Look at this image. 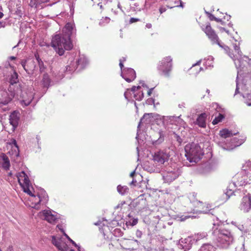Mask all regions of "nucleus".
<instances>
[{
  "label": "nucleus",
  "mask_w": 251,
  "mask_h": 251,
  "mask_svg": "<svg viewBox=\"0 0 251 251\" xmlns=\"http://www.w3.org/2000/svg\"><path fill=\"white\" fill-rule=\"evenodd\" d=\"M74 26L71 23H67L63 28L61 34H56L51 40V46L59 55H62L64 50H71L73 47L71 36L73 33Z\"/></svg>",
  "instance_id": "obj_1"
},
{
  "label": "nucleus",
  "mask_w": 251,
  "mask_h": 251,
  "mask_svg": "<svg viewBox=\"0 0 251 251\" xmlns=\"http://www.w3.org/2000/svg\"><path fill=\"white\" fill-rule=\"evenodd\" d=\"M212 240L218 247L227 249L233 244L234 238L231 231L221 226L214 224L212 228Z\"/></svg>",
  "instance_id": "obj_2"
},
{
  "label": "nucleus",
  "mask_w": 251,
  "mask_h": 251,
  "mask_svg": "<svg viewBox=\"0 0 251 251\" xmlns=\"http://www.w3.org/2000/svg\"><path fill=\"white\" fill-rule=\"evenodd\" d=\"M181 168L175 162H172L166 166L162 172L163 179L166 183H171L176 179L181 174Z\"/></svg>",
  "instance_id": "obj_3"
},
{
  "label": "nucleus",
  "mask_w": 251,
  "mask_h": 251,
  "mask_svg": "<svg viewBox=\"0 0 251 251\" xmlns=\"http://www.w3.org/2000/svg\"><path fill=\"white\" fill-rule=\"evenodd\" d=\"M185 156L190 162H198L203 155L201 148L198 144L192 143L185 147Z\"/></svg>",
  "instance_id": "obj_4"
},
{
  "label": "nucleus",
  "mask_w": 251,
  "mask_h": 251,
  "mask_svg": "<svg viewBox=\"0 0 251 251\" xmlns=\"http://www.w3.org/2000/svg\"><path fill=\"white\" fill-rule=\"evenodd\" d=\"M202 30L205 33L206 35L208 36V38L211 40L213 44H216L218 45L220 47L224 49V50L228 53V55L235 61V64L236 67H238L237 63H240L239 59L238 57H237V62H236L235 56L233 55V54L231 53L230 52H228V50H229V48L226 46H225L224 47L221 45L219 41L218 36L216 34L215 31L211 27L210 24H208L207 25H206V26L204 28H202Z\"/></svg>",
  "instance_id": "obj_5"
},
{
  "label": "nucleus",
  "mask_w": 251,
  "mask_h": 251,
  "mask_svg": "<svg viewBox=\"0 0 251 251\" xmlns=\"http://www.w3.org/2000/svg\"><path fill=\"white\" fill-rule=\"evenodd\" d=\"M172 69V58L171 56L164 58L157 66V70L160 75L169 77L170 73Z\"/></svg>",
  "instance_id": "obj_6"
},
{
  "label": "nucleus",
  "mask_w": 251,
  "mask_h": 251,
  "mask_svg": "<svg viewBox=\"0 0 251 251\" xmlns=\"http://www.w3.org/2000/svg\"><path fill=\"white\" fill-rule=\"evenodd\" d=\"M162 120L164 126L168 130L175 128V126L182 125L184 122L180 116H163Z\"/></svg>",
  "instance_id": "obj_7"
},
{
  "label": "nucleus",
  "mask_w": 251,
  "mask_h": 251,
  "mask_svg": "<svg viewBox=\"0 0 251 251\" xmlns=\"http://www.w3.org/2000/svg\"><path fill=\"white\" fill-rule=\"evenodd\" d=\"M87 64V59L83 55L80 56L77 60L71 63L66 67V71L72 72L75 71L77 69L80 71L83 69Z\"/></svg>",
  "instance_id": "obj_8"
},
{
  "label": "nucleus",
  "mask_w": 251,
  "mask_h": 251,
  "mask_svg": "<svg viewBox=\"0 0 251 251\" xmlns=\"http://www.w3.org/2000/svg\"><path fill=\"white\" fill-rule=\"evenodd\" d=\"M51 243L60 251H75L69 250V248L65 241V239L59 235L51 236Z\"/></svg>",
  "instance_id": "obj_9"
},
{
  "label": "nucleus",
  "mask_w": 251,
  "mask_h": 251,
  "mask_svg": "<svg viewBox=\"0 0 251 251\" xmlns=\"http://www.w3.org/2000/svg\"><path fill=\"white\" fill-rule=\"evenodd\" d=\"M171 156V151L169 149L160 151L156 152L153 156V160L158 164H163L168 161Z\"/></svg>",
  "instance_id": "obj_10"
},
{
  "label": "nucleus",
  "mask_w": 251,
  "mask_h": 251,
  "mask_svg": "<svg viewBox=\"0 0 251 251\" xmlns=\"http://www.w3.org/2000/svg\"><path fill=\"white\" fill-rule=\"evenodd\" d=\"M21 64L28 75H33L36 71V60L33 59H27L25 60H22Z\"/></svg>",
  "instance_id": "obj_11"
},
{
  "label": "nucleus",
  "mask_w": 251,
  "mask_h": 251,
  "mask_svg": "<svg viewBox=\"0 0 251 251\" xmlns=\"http://www.w3.org/2000/svg\"><path fill=\"white\" fill-rule=\"evenodd\" d=\"M22 94L23 100L21 101V104L25 106L29 105L34 98L35 93L34 92V89L32 87H30L28 89L27 92H24L22 89L20 90Z\"/></svg>",
  "instance_id": "obj_12"
},
{
  "label": "nucleus",
  "mask_w": 251,
  "mask_h": 251,
  "mask_svg": "<svg viewBox=\"0 0 251 251\" xmlns=\"http://www.w3.org/2000/svg\"><path fill=\"white\" fill-rule=\"evenodd\" d=\"M15 91H9L5 89H0V104L6 105L9 102L15 95Z\"/></svg>",
  "instance_id": "obj_13"
},
{
  "label": "nucleus",
  "mask_w": 251,
  "mask_h": 251,
  "mask_svg": "<svg viewBox=\"0 0 251 251\" xmlns=\"http://www.w3.org/2000/svg\"><path fill=\"white\" fill-rule=\"evenodd\" d=\"M41 195L42 196L39 194L37 195V196H36L32 193L29 195L31 196L29 199V201L31 202V203L30 204V207L36 209H39L40 208V204L42 201V198H45L46 195V192L42 191Z\"/></svg>",
  "instance_id": "obj_14"
},
{
  "label": "nucleus",
  "mask_w": 251,
  "mask_h": 251,
  "mask_svg": "<svg viewBox=\"0 0 251 251\" xmlns=\"http://www.w3.org/2000/svg\"><path fill=\"white\" fill-rule=\"evenodd\" d=\"M195 242V239L193 237H188L184 239L180 240L178 247L179 249L183 250L184 251L189 250Z\"/></svg>",
  "instance_id": "obj_15"
},
{
  "label": "nucleus",
  "mask_w": 251,
  "mask_h": 251,
  "mask_svg": "<svg viewBox=\"0 0 251 251\" xmlns=\"http://www.w3.org/2000/svg\"><path fill=\"white\" fill-rule=\"evenodd\" d=\"M40 216L50 223H53L57 219V216L55 212L50 210H44L39 213Z\"/></svg>",
  "instance_id": "obj_16"
},
{
  "label": "nucleus",
  "mask_w": 251,
  "mask_h": 251,
  "mask_svg": "<svg viewBox=\"0 0 251 251\" xmlns=\"http://www.w3.org/2000/svg\"><path fill=\"white\" fill-rule=\"evenodd\" d=\"M239 209L245 213L248 212L251 209V195L250 194H248L243 198Z\"/></svg>",
  "instance_id": "obj_17"
},
{
  "label": "nucleus",
  "mask_w": 251,
  "mask_h": 251,
  "mask_svg": "<svg viewBox=\"0 0 251 251\" xmlns=\"http://www.w3.org/2000/svg\"><path fill=\"white\" fill-rule=\"evenodd\" d=\"M121 76L127 82H130L136 77L135 71L130 68H125L122 72Z\"/></svg>",
  "instance_id": "obj_18"
},
{
  "label": "nucleus",
  "mask_w": 251,
  "mask_h": 251,
  "mask_svg": "<svg viewBox=\"0 0 251 251\" xmlns=\"http://www.w3.org/2000/svg\"><path fill=\"white\" fill-rule=\"evenodd\" d=\"M155 114L154 113H145L143 117L141 119L140 122L138 124L137 127V132L136 138H137L138 136L139 131L140 130V128L142 126H143L144 124L148 125L152 121V119L155 117Z\"/></svg>",
  "instance_id": "obj_19"
},
{
  "label": "nucleus",
  "mask_w": 251,
  "mask_h": 251,
  "mask_svg": "<svg viewBox=\"0 0 251 251\" xmlns=\"http://www.w3.org/2000/svg\"><path fill=\"white\" fill-rule=\"evenodd\" d=\"M207 116V115L205 113L200 114L196 121L194 122V124L198 125L199 127L205 128L206 126V120Z\"/></svg>",
  "instance_id": "obj_20"
},
{
  "label": "nucleus",
  "mask_w": 251,
  "mask_h": 251,
  "mask_svg": "<svg viewBox=\"0 0 251 251\" xmlns=\"http://www.w3.org/2000/svg\"><path fill=\"white\" fill-rule=\"evenodd\" d=\"M0 166L6 170L9 169V160L8 157L4 153L0 155Z\"/></svg>",
  "instance_id": "obj_21"
},
{
  "label": "nucleus",
  "mask_w": 251,
  "mask_h": 251,
  "mask_svg": "<svg viewBox=\"0 0 251 251\" xmlns=\"http://www.w3.org/2000/svg\"><path fill=\"white\" fill-rule=\"evenodd\" d=\"M235 178H238V184L239 186H243L249 184L250 185V188H251V176L248 177V176H244V177H241L239 178V175H237L235 176Z\"/></svg>",
  "instance_id": "obj_22"
},
{
  "label": "nucleus",
  "mask_w": 251,
  "mask_h": 251,
  "mask_svg": "<svg viewBox=\"0 0 251 251\" xmlns=\"http://www.w3.org/2000/svg\"><path fill=\"white\" fill-rule=\"evenodd\" d=\"M20 185L23 188L25 192L27 193L29 195L31 194V192L29 189V187L30 185V181L27 176H26L24 178L23 180L21 182V183H20Z\"/></svg>",
  "instance_id": "obj_23"
},
{
  "label": "nucleus",
  "mask_w": 251,
  "mask_h": 251,
  "mask_svg": "<svg viewBox=\"0 0 251 251\" xmlns=\"http://www.w3.org/2000/svg\"><path fill=\"white\" fill-rule=\"evenodd\" d=\"M19 117L18 113L16 112H13L10 115L9 123L13 126V129H15L18 125Z\"/></svg>",
  "instance_id": "obj_24"
},
{
  "label": "nucleus",
  "mask_w": 251,
  "mask_h": 251,
  "mask_svg": "<svg viewBox=\"0 0 251 251\" xmlns=\"http://www.w3.org/2000/svg\"><path fill=\"white\" fill-rule=\"evenodd\" d=\"M197 203L199 205L198 207L201 208V213H209L210 211L212 210V206L209 204H204V203L200 201L197 202Z\"/></svg>",
  "instance_id": "obj_25"
},
{
  "label": "nucleus",
  "mask_w": 251,
  "mask_h": 251,
  "mask_svg": "<svg viewBox=\"0 0 251 251\" xmlns=\"http://www.w3.org/2000/svg\"><path fill=\"white\" fill-rule=\"evenodd\" d=\"M237 186H239L238 184V181L230 183L228 187L226 189V192L225 193L228 198H229L230 196H231L234 193V190H235V188Z\"/></svg>",
  "instance_id": "obj_26"
},
{
  "label": "nucleus",
  "mask_w": 251,
  "mask_h": 251,
  "mask_svg": "<svg viewBox=\"0 0 251 251\" xmlns=\"http://www.w3.org/2000/svg\"><path fill=\"white\" fill-rule=\"evenodd\" d=\"M216 248L211 244L207 243L203 244L199 251H215Z\"/></svg>",
  "instance_id": "obj_27"
},
{
  "label": "nucleus",
  "mask_w": 251,
  "mask_h": 251,
  "mask_svg": "<svg viewBox=\"0 0 251 251\" xmlns=\"http://www.w3.org/2000/svg\"><path fill=\"white\" fill-rule=\"evenodd\" d=\"M42 85L45 88H48L50 83V79L49 75L47 74H45L43 75V77L41 81Z\"/></svg>",
  "instance_id": "obj_28"
},
{
  "label": "nucleus",
  "mask_w": 251,
  "mask_h": 251,
  "mask_svg": "<svg viewBox=\"0 0 251 251\" xmlns=\"http://www.w3.org/2000/svg\"><path fill=\"white\" fill-rule=\"evenodd\" d=\"M159 134V138L157 140H154L152 141V144L154 146H157L161 144L164 140V134L163 133V132L161 131H160L158 132Z\"/></svg>",
  "instance_id": "obj_29"
},
{
  "label": "nucleus",
  "mask_w": 251,
  "mask_h": 251,
  "mask_svg": "<svg viewBox=\"0 0 251 251\" xmlns=\"http://www.w3.org/2000/svg\"><path fill=\"white\" fill-rule=\"evenodd\" d=\"M117 191L121 195H126L128 193L129 189L126 186L119 185L117 186Z\"/></svg>",
  "instance_id": "obj_30"
},
{
  "label": "nucleus",
  "mask_w": 251,
  "mask_h": 251,
  "mask_svg": "<svg viewBox=\"0 0 251 251\" xmlns=\"http://www.w3.org/2000/svg\"><path fill=\"white\" fill-rule=\"evenodd\" d=\"M19 81L18 75L14 71L12 74H11L9 78V83L11 85H14L16 84Z\"/></svg>",
  "instance_id": "obj_31"
},
{
  "label": "nucleus",
  "mask_w": 251,
  "mask_h": 251,
  "mask_svg": "<svg viewBox=\"0 0 251 251\" xmlns=\"http://www.w3.org/2000/svg\"><path fill=\"white\" fill-rule=\"evenodd\" d=\"M220 135L222 137L226 138L232 136L233 134L228 129H224L220 131Z\"/></svg>",
  "instance_id": "obj_32"
},
{
  "label": "nucleus",
  "mask_w": 251,
  "mask_h": 251,
  "mask_svg": "<svg viewBox=\"0 0 251 251\" xmlns=\"http://www.w3.org/2000/svg\"><path fill=\"white\" fill-rule=\"evenodd\" d=\"M29 5L31 7H36L38 5L42 3L47 2L48 0H29Z\"/></svg>",
  "instance_id": "obj_33"
},
{
  "label": "nucleus",
  "mask_w": 251,
  "mask_h": 251,
  "mask_svg": "<svg viewBox=\"0 0 251 251\" xmlns=\"http://www.w3.org/2000/svg\"><path fill=\"white\" fill-rule=\"evenodd\" d=\"M35 56L36 58V63H37L38 64V65L40 68V71L41 72H42L43 71H44V70L45 69V67L44 65L43 62L39 58V56L38 55L36 54Z\"/></svg>",
  "instance_id": "obj_34"
},
{
  "label": "nucleus",
  "mask_w": 251,
  "mask_h": 251,
  "mask_svg": "<svg viewBox=\"0 0 251 251\" xmlns=\"http://www.w3.org/2000/svg\"><path fill=\"white\" fill-rule=\"evenodd\" d=\"M110 21V19L107 17L102 18L99 22V25L102 26H105L108 24Z\"/></svg>",
  "instance_id": "obj_35"
},
{
  "label": "nucleus",
  "mask_w": 251,
  "mask_h": 251,
  "mask_svg": "<svg viewBox=\"0 0 251 251\" xmlns=\"http://www.w3.org/2000/svg\"><path fill=\"white\" fill-rule=\"evenodd\" d=\"M224 118V116L222 114L219 113V116L216 117L212 121L213 125H215L221 122L222 120Z\"/></svg>",
  "instance_id": "obj_36"
},
{
  "label": "nucleus",
  "mask_w": 251,
  "mask_h": 251,
  "mask_svg": "<svg viewBox=\"0 0 251 251\" xmlns=\"http://www.w3.org/2000/svg\"><path fill=\"white\" fill-rule=\"evenodd\" d=\"M27 175L23 171L19 173L17 176L18 182L21 183V182L23 180L24 178Z\"/></svg>",
  "instance_id": "obj_37"
},
{
  "label": "nucleus",
  "mask_w": 251,
  "mask_h": 251,
  "mask_svg": "<svg viewBox=\"0 0 251 251\" xmlns=\"http://www.w3.org/2000/svg\"><path fill=\"white\" fill-rule=\"evenodd\" d=\"M243 97L247 99L245 103L248 106H251V93H247L246 96L243 95Z\"/></svg>",
  "instance_id": "obj_38"
},
{
  "label": "nucleus",
  "mask_w": 251,
  "mask_h": 251,
  "mask_svg": "<svg viewBox=\"0 0 251 251\" xmlns=\"http://www.w3.org/2000/svg\"><path fill=\"white\" fill-rule=\"evenodd\" d=\"M144 97V93L143 92H140L138 93H135L134 94V98L137 100L140 101Z\"/></svg>",
  "instance_id": "obj_39"
},
{
  "label": "nucleus",
  "mask_w": 251,
  "mask_h": 251,
  "mask_svg": "<svg viewBox=\"0 0 251 251\" xmlns=\"http://www.w3.org/2000/svg\"><path fill=\"white\" fill-rule=\"evenodd\" d=\"M233 47L235 51L237 53L238 57L239 58H241V57L242 56V52L240 50L239 46L235 44Z\"/></svg>",
  "instance_id": "obj_40"
},
{
  "label": "nucleus",
  "mask_w": 251,
  "mask_h": 251,
  "mask_svg": "<svg viewBox=\"0 0 251 251\" xmlns=\"http://www.w3.org/2000/svg\"><path fill=\"white\" fill-rule=\"evenodd\" d=\"M64 235L68 239V240L73 244L74 246H75L77 248V249L79 251H81L80 250V247L77 245L73 240H72L65 233H64Z\"/></svg>",
  "instance_id": "obj_41"
},
{
  "label": "nucleus",
  "mask_w": 251,
  "mask_h": 251,
  "mask_svg": "<svg viewBox=\"0 0 251 251\" xmlns=\"http://www.w3.org/2000/svg\"><path fill=\"white\" fill-rule=\"evenodd\" d=\"M200 62H201V61H199L197 63H196L195 64L193 65V68H198V71H197L196 72V74H198L201 71V70H202L201 67H199V64L200 63Z\"/></svg>",
  "instance_id": "obj_42"
},
{
  "label": "nucleus",
  "mask_w": 251,
  "mask_h": 251,
  "mask_svg": "<svg viewBox=\"0 0 251 251\" xmlns=\"http://www.w3.org/2000/svg\"><path fill=\"white\" fill-rule=\"evenodd\" d=\"M206 236V235L205 234H198L197 237H196V238H194L195 239V241H197L198 240H200V239H202L203 238H204V237Z\"/></svg>",
  "instance_id": "obj_43"
},
{
  "label": "nucleus",
  "mask_w": 251,
  "mask_h": 251,
  "mask_svg": "<svg viewBox=\"0 0 251 251\" xmlns=\"http://www.w3.org/2000/svg\"><path fill=\"white\" fill-rule=\"evenodd\" d=\"M140 88H141V86H133V87L131 88V90H130V91H131V92H132V93H133V95H134V94H135V92H136L137 90H139V89H140Z\"/></svg>",
  "instance_id": "obj_44"
},
{
  "label": "nucleus",
  "mask_w": 251,
  "mask_h": 251,
  "mask_svg": "<svg viewBox=\"0 0 251 251\" xmlns=\"http://www.w3.org/2000/svg\"><path fill=\"white\" fill-rule=\"evenodd\" d=\"M205 13L206 14L207 16L209 18V20L211 21H214L215 19V17L212 15V14L208 12H207L205 11Z\"/></svg>",
  "instance_id": "obj_45"
},
{
  "label": "nucleus",
  "mask_w": 251,
  "mask_h": 251,
  "mask_svg": "<svg viewBox=\"0 0 251 251\" xmlns=\"http://www.w3.org/2000/svg\"><path fill=\"white\" fill-rule=\"evenodd\" d=\"M246 167H248L249 169L251 170V161H247L243 167L246 168Z\"/></svg>",
  "instance_id": "obj_46"
},
{
  "label": "nucleus",
  "mask_w": 251,
  "mask_h": 251,
  "mask_svg": "<svg viewBox=\"0 0 251 251\" xmlns=\"http://www.w3.org/2000/svg\"><path fill=\"white\" fill-rule=\"evenodd\" d=\"M240 88V84L238 82L237 80H236V90H235V94L234 95L237 94L238 93H239V89Z\"/></svg>",
  "instance_id": "obj_47"
},
{
  "label": "nucleus",
  "mask_w": 251,
  "mask_h": 251,
  "mask_svg": "<svg viewBox=\"0 0 251 251\" xmlns=\"http://www.w3.org/2000/svg\"><path fill=\"white\" fill-rule=\"evenodd\" d=\"M130 94V91L129 89H127L124 93L125 97L126 99H128V96Z\"/></svg>",
  "instance_id": "obj_48"
},
{
  "label": "nucleus",
  "mask_w": 251,
  "mask_h": 251,
  "mask_svg": "<svg viewBox=\"0 0 251 251\" xmlns=\"http://www.w3.org/2000/svg\"><path fill=\"white\" fill-rule=\"evenodd\" d=\"M140 20L139 19H137V18H131L130 19V20H129V23L130 24H132V23H135V22H138Z\"/></svg>",
  "instance_id": "obj_49"
},
{
  "label": "nucleus",
  "mask_w": 251,
  "mask_h": 251,
  "mask_svg": "<svg viewBox=\"0 0 251 251\" xmlns=\"http://www.w3.org/2000/svg\"><path fill=\"white\" fill-rule=\"evenodd\" d=\"M175 138H176L177 141L179 143H181V142H182V139L177 134H175Z\"/></svg>",
  "instance_id": "obj_50"
},
{
  "label": "nucleus",
  "mask_w": 251,
  "mask_h": 251,
  "mask_svg": "<svg viewBox=\"0 0 251 251\" xmlns=\"http://www.w3.org/2000/svg\"><path fill=\"white\" fill-rule=\"evenodd\" d=\"M114 234H118V235H119V236L122 235V233H121V230L120 229H118V228L115 229L114 230Z\"/></svg>",
  "instance_id": "obj_51"
},
{
  "label": "nucleus",
  "mask_w": 251,
  "mask_h": 251,
  "mask_svg": "<svg viewBox=\"0 0 251 251\" xmlns=\"http://www.w3.org/2000/svg\"><path fill=\"white\" fill-rule=\"evenodd\" d=\"M137 183V181H136L135 179H134V178H133V179H132V181H131V182H130V183H129V185H130V186H136V185Z\"/></svg>",
  "instance_id": "obj_52"
},
{
  "label": "nucleus",
  "mask_w": 251,
  "mask_h": 251,
  "mask_svg": "<svg viewBox=\"0 0 251 251\" xmlns=\"http://www.w3.org/2000/svg\"><path fill=\"white\" fill-rule=\"evenodd\" d=\"M10 144H13L16 147L18 148V145L17 144V142L15 139H12L11 140Z\"/></svg>",
  "instance_id": "obj_53"
},
{
  "label": "nucleus",
  "mask_w": 251,
  "mask_h": 251,
  "mask_svg": "<svg viewBox=\"0 0 251 251\" xmlns=\"http://www.w3.org/2000/svg\"><path fill=\"white\" fill-rule=\"evenodd\" d=\"M159 10L160 14H162L166 11V8L162 6L160 7Z\"/></svg>",
  "instance_id": "obj_54"
},
{
  "label": "nucleus",
  "mask_w": 251,
  "mask_h": 251,
  "mask_svg": "<svg viewBox=\"0 0 251 251\" xmlns=\"http://www.w3.org/2000/svg\"><path fill=\"white\" fill-rule=\"evenodd\" d=\"M119 66H120V67L121 68V71L122 72L124 69H123L124 65H123V63L122 62V59L120 60Z\"/></svg>",
  "instance_id": "obj_55"
},
{
  "label": "nucleus",
  "mask_w": 251,
  "mask_h": 251,
  "mask_svg": "<svg viewBox=\"0 0 251 251\" xmlns=\"http://www.w3.org/2000/svg\"><path fill=\"white\" fill-rule=\"evenodd\" d=\"M6 25V23L3 21H0V28L1 27H4Z\"/></svg>",
  "instance_id": "obj_56"
},
{
  "label": "nucleus",
  "mask_w": 251,
  "mask_h": 251,
  "mask_svg": "<svg viewBox=\"0 0 251 251\" xmlns=\"http://www.w3.org/2000/svg\"><path fill=\"white\" fill-rule=\"evenodd\" d=\"M138 220L137 219H134L131 224L132 226H135L137 224Z\"/></svg>",
  "instance_id": "obj_57"
},
{
  "label": "nucleus",
  "mask_w": 251,
  "mask_h": 251,
  "mask_svg": "<svg viewBox=\"0 0 251 251\" xmlns=\"http://www.w3.org/2000/svg\"><path fill=\"white\" fill-rule=\"evenodd\" d=\"M153 88H151L149 90L148 92V95L150 96L152 93V90H153Z\"/></svg>",
  "instance_id": "obj_58"
},
{
  "label": "nucleus",
  "mask_w": 251,
  "mask_h": 251,
  "mask_svg": "<svg viewBox=\"0 0 251 251\" xmlns=\"http://www.w3.org/2000/svg\"><path fill=\"white\" fill-rule=\"evenodd\" d=\"M7 251H13V248L12 246H9L7 249Z\"/></svg>",
  "instance_id": "obj_59"
},
{
  "label": "nucleus",
  "mask_w": 251,
  "mask_h": 251,
  "mask_svg": "<svg viewBox=\"0 0 251 251\" xmlns=\"http://www.w3.org/2000/svg\"><path fill=\"white\" fill-rule=\"evenodd\" d=\"M136 235L137 237H141L142 235V232L140 231H137L136 232Z\"/></svg>",
  "instance_id": "obj_60"
},
{
  "label": "nucleus",
  "mask_w": 251,
  "mask_h": 251,
  "mask_svg": "<svg viewBox=\"0 0 251 251\" xmlns=\"http://www.w3.org/2000/svg\"><path fill=\"white\" fill-rule=\"evenodd\" d=\"M135 174V171L134 170V171H133L132 172H131L130 174V176L133 178V176H134Z\"/></svg>",
  "instance_id": "obj_61"
},
{
  "label": "nucleus",
  "mask_w": 251,
  "mask_h": 251,
  "mask_svg": "<svg viewBox=\"0 0 251 251\" xmlns=\"http://www.w3.org/2000/svg\"><path fill=\"white\" fill-rule=\"evenodd\" d=\"M146 26L148 28H151L152 26V25L150 23H148V24H147L146 25Z\"/></svg>",
  "instance_id": "obj_62"
},
{
  "label": "nucleus",
  "mask_w": 251,
  "mask_h": 251,
  "mask_svg": "<svg viewBox=\"0 0 251 251\" xmlns=\"http://www.w3.org/2000/svg\"><path fill=\"white\" fill-rule=\"evenodd\" d=\"M214 21H215L217 22H222V20L221 19H219L216 17L215 18V19Z\"/></svg>",
  "instance_id": "obj_63"
},
{
  "label": "nucleus",
  "mask_w": 251,
  "mask_h": 251,
  "mask_svg": "<svg viewBox=\"0 0 251 251\" xmlns=\"http://www.w3.org/2000/svg\"><path fill=\"white\" fill-rule=\"evenodd\" d=\"M184 105H185V103H182L181 104H179L178 105V106L180 107V108H182V107H184Z\"/></svg>",
  "instance_id": "obj_64"
}]
</instances>
